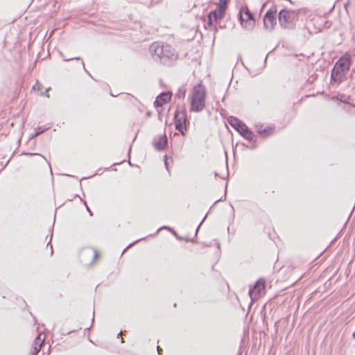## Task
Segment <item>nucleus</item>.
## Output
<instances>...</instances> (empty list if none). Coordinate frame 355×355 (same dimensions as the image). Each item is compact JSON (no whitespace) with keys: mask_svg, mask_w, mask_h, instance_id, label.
Wrapping results in <instances>:
<instances>
[{"mask_svg":"<svg viewBox=\"0 0 355 355\" xmlns=\"http://www.w3.org/2000/svg\"><path fill=\"white\" fill-rule=\"evenodd\" d=\"M174 123L175 129L184 135L187 130L186 114L182 112H176L174 116Z\"/></svg>","mask_w":355,"mask_h":355,"instance_id":"8","label":"nucleus"},{"mask_svg":"<svg viewBox=\"0 0 355 355\" xmlns=\"http://www.w3.org/2000/svg\"><path fill=\"white\" fill-rule=\"evenodd\" d=\"M256 131L261 137H267L274 134L275 127L270 124L258 123L256 125Z\"/></svg>","mask_w":355,"mask_h":355,"instance_id":"9","label":"nucleus"},{"mask_svg":"<svg viewBox=\"0 0 355 355\" xmlns=\"http://www.w3.org/2000/svg\"><path fill=\"white\" fill-rule=\"evenodd\" d=\"M266 294V280L260 278L257 280L253 288L250 290L249 295L252 301L259 300Z\"/></svg>","mask_w":355,"mask_h":355,"instance_id":"6","label":"nucleus"},{"mask_svg":"<svg viewBox=\"0 0 355 355\" xmlns=\"http://www.w3.org/2000/svg\"><path fill=\"white\" fill-rule=\"evenodd\" d=\"M351 64V57L345 54L341 57L335 64L331 73V78L334 81L340 83L342 81L345 73L349 69Z\"/></svg>","mask_w":355,"mask_h":355,"instance_id":"2","label":"nucleus"},{"mask_svg":"<svg viewBox=\"0 0 355 355\" xmlns=\"http://www.w3.org/2000/svg\"><path fill=\"white\" fill-rule=\"evenodd\" d=\"M240 19L245 26H252L254 24V19L248 8H243L240 12Z\"/></svg>","mask_w":355,"mask_h":355,"instance_id":"10","label":"nucleus"},{"mask_svg":"<svg viewBox=\"0 0 355 355\" xmlns=\"http://www.w3.org/2000/svg\"><path fill=\"white\" fill-rule=\"evenodd\" d=\"M157 351H158L159 354H160V352L162 351V349L160 348L159 346L157 347Z\"/></svg>","mask_w":355,"mask_h":355,"instance_id":"16","label":"nucleus"},{"mask_svg":"<svg viewBox=\"0 0 355 355\" xmlns=\"http://www.w3.org/2000/svg\"><path fill=\"white\" fill-rule=\"evenodd\" d=\"M206 98L207 89L205 86L201 83L194 85L189 94L190 112H202L206 107Z\"/></svg>","mask_w":355,"mask_h":355,"instance_id":"1","label":"nucleus"},{"mask_svg":"<svg viewBox=\"0 0 355 355\" xmlns=\"http://www.w3.org/2000/svg\"><path fill=\"white\" fill-rule=\"evenodd\" d=\"M154 53L159 58L175 59L178 55L171 45L156 43L153 44Z\"/></svg>","mask_w":355,"mask_h":355,"instance_id":"5","label":"nucleus"},{"mask_svg":"<svg viewBox=\"0 0 355 355\" xmlns=\"http://www.w3.org/2000/svg\"><path fill=\"white\" fill-rule=\"evenodd\" d=\"M94 257L95 259H96L98 257V252L97 250H94Z\"/></svg>","mask_w":355,"mask_h":355,"instance_id":"15","label":"nucleus"},{"mask_svg":"<svg viewBox=\"0 0 355 355\" xmlns=\"http://www.w3.org/2000/svg\"><path fill=\"white\" fill-rule=\"evenodd\" d=\"M229 124L234 128L242 137L249 141H255L256 136L248 127L236 117L230 116L228 119Z\"/></svg>","mask_w":355,"mask_h":355,"instance_id":"4","label":"nucleus"},{"mask_svg":"<svg viewBox=\"0 0 355 355\" xmlns=\"http://www.w3.org/2000/svg\"><path fill=\"white\" fill-rule=\"evenodd\" d=\"M168 140L166 135L164 133L154 141V147L157 150H164L167 146Z\"/></svg>","mask_w":355,"mask_h":355,"instance_id":"14","label":"nucleus"},{"mask_svg":"<svg viewBox=\"0 0 355 355\" xmlns=\"http://www.w3.org/2000/svg\"><path fill=\"white\" fill-rule=\"evenodd\" d=\"M230 0H219L216 3V8L208 15L207 24L213 26L216 22L223 19L227 9Z\"/></svg>","mask_w":355,"mask_h":355,"instance_id":"3","label":"nucleus"},{"mask_svg":"<svg viewBox=\"0 0 355 355\" xmlns=\"http://www.w3.org/2000/svg\"><path fill=\"white\" fill-rule=\"evenodd\" d=\"M263 24L266 28L271 30L273 29L276 24V15L275 12L269 10L263 17Z\"/></svg>","mask_w":355,"mask_h":355,"instance_id":"12","label":"nucleus"},{"mask_svg":"<svg viewBox=\"0 0 355 355\" xmlns=\"http://www.w3.org/2000/svg\"><path fill=\"white\" fill-rule=\"evenodd\" d=\"M46 339V336L44 334H38L37 337L34 340V343L32 347L30 349L31 355H37V353L40 351L44 340Z\"/></svg>","mask_w":355,"mask_h":355,"instance_id":"11","label":"nucleus"},{"mask_svg":"<svg viewBox=\"0 0 355 355\" xmlns=\"http://www.w3.org/2000/svg\"><path fill=\"white\" fill-rule=\"evenodd\" d=\"M171 96L172 94L171 92L162 93L155 98L154 101L155 107H158L163 106L164 104L170 101Z\"/></svg>","mask_w":355,"mask_h":355,"instance_id":"13","label":"nucleus"},{"mask_svg":"<svg viewBox=\"0 0 355 355\" xmlns=\"http://www.w3.org/2000/svg\"><path fill=\"white\" fill-rule=\"evenodd\" d=\"M304 13V10H298V11H294V10H281L279 13V20L281 24L282 25H287L288 24L294 22L298 15L301 13Z\"/></svg>","mask_w":355,"mask_h":355,"instance_id":"7","label":"nucleus"}]
</instances>
